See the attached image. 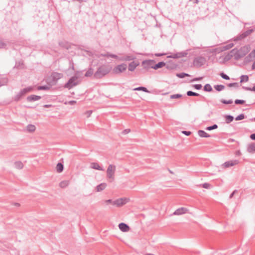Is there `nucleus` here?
<instances>
[{"label":"nucleus","mask_w":255,"mask_h":255,"mask_svg":"<svg viewBox=\"0 0 255 255\" xmlns=\"http://www.w3.org/2000/svg\"><path fill=\"white\" fill-rule=\"evenodd\" d=\"M112 70V67L107 64H103L100 66L94 74L96 79H101L109 74Z\"/></svg>","instance_id":"1"},{"label":"nucleus","mask_w":255,"mask_h":255,"mask_svg":"<svg viewBox=\"0 0 255 255\" xmlns=\"http://www.w3.org/2000/svg\"><path fill=\"white\" fill-rule=\"evenodd\" d=\"M79 77L75 75L71 77L68 81L65 84L64 87L68 89H71L73 87L78 85L80 83V81L78 80Z\"/></svg>","instance_id":"2"},{"label":"nucleus","mask_w":255,"mask_h":255,"mask_svg":"<svg viewBox=\"0 0 255 255\" xmlns=\"http://www.w3.org/2000/svg\"><path fill=\"white\" fill-rule=\"evenodd\" d=\"M32 87H28L21 90L13 98V100L16 102L19 101L26 93L32 91Z\"/></svg>","instance_id":"3"},{"label":"nucleus","mask_w":255,"mask_h":255,"mask_svg":"<svg viewBox=\"0 0 255 255\" xmlns=\"http://www.w3.org/2000/svg\"><path fill=\"white\" fill-rule=\"evenodd\" d=\"M127 65L125 63H122L115 66L112 70V72L114 74H120L126 70Z\"/></svg>","instance_id":"4"},{"label":"nucleus","mask_w":255,"mask_h":255,"mask_svg":"<svg viewBox=\"0 0 255 255\" xmlns=\"http://www.w3.org/2000/svg\"><path fill=\"white\" fill-rule=\"evenodd\" d=\"M115 171L116 166L112 164L109 165L107 170V178L111 179L112 180H114Z\"/></svg>","instance_id":"5"},{"label":"nucleus","mask_w":255,"mask_h":255,"mask_svg":"<svg viewBox=\"0 0 255 255\" xmlns=\"http://www.w3.org/2000/svg\"><path fill=\"white\" fill-rule=\"evenodd\" d=\"M206 60L205 57L198 56L194 59L193 64L195 67H200L205 64Z\"/></svg>","instance_id":"6"},{"label":"nucleus","mask_w":255,"mask_h":255,"mask_svg":"<svg viewBox=\"0 0 255 255\" xmlns=\"http://www.w3.org/2000/svg\"><path fill=\"white\" fill-rule=\"evenodd\" d=\"M254 31V30L251 29H248L240 34H239L238 35H237L236 37H235L234 40L235 41H239L242 40L246 37H247L248 36H249L250 34H251Z\"/></svg>","instance_id":"7"},{"label":"nucleus","mask_w":255,"mask_h":255,"mask_svg":"<svg viewBox=\"0 0 255 255\" xmlns=\"http://www.w3.org/2000/svg\"><path fill=\"white\" fill-rule=\"evenodd\" d=\"M154 63L155 61L153 60H146L142 62V65L144 69L148 70L150 68L153 69Z\"/></svg>","instance_id":"8"},{"label":"nucleus","mask_w":255,"mask_h":255,"mask_svg":"<svg viewBox=\"0 0 255 255\" xmlns=\"http://www.w3.org/2000/svg\"><path fill=\"white\" fill-rule=\"evenodd\" d=\"M128 202L127 198H120L113 202V205H116L117 207H121L126 204Z\"/></svg>","instance_id":"9"},{"label":"nucleus","mask_w":255,"mask_h":255,"mask_svg":"<svg viewBox=\"0 0 255 255\" xmlns=\"http://www.w3.org/2000/svg\"><path fill=\"white\" fill-rule=\"evenodd\" d=\"M239 163L238 160H231L225 162L223 164V166L225 168H229L231 166L236 165Z\"/></svg>","instance_id":"10"},{"label":"nucleus","mask_w":255,"mask_h":255,"mask_svg":"<svg viewBox=\"0 0 255 255\" xmlns=\"http://www.w3.org/2000/svg\"><path fill=\"white\" fill-rule=\"evenodd\" d=\"M135 58V56L131 55H127L121 58H119V61H129L132 60Z\"/></svg>","instance_id":"11"},{"label":"nucleus","mask_w":255,"mask_h":255,"mask_svg":"<svg viewBox=\"0 0 255 255\" xmlns=\"http://www.w3.org/2000/svg\"><path fill=\"white\" fill-rule=\"evenodd\" d=\"M187 209L184 207H181L176 210L173 213V215H181L182 214L187 213Z\"/></svg>","instance_id":"12"},{"label":"nucleus","mask_w":255,"mask_h":255,"mask_svg":"<svg viewBox=\"0 0 255 255\" xmlns=\"http://www.w3.org/2000/svg\"><path fill=\"white\" fill-rule=\"evenodd\" d=\"M119 228L121 231L124 232H128L129 230V226L124 223H120L119 225Z\"/></svg>","instance_id":"13"},{"label":"nucleus","mask_w":255,"mask_h":255,"mask_svg":"<svg viewBox=\"0 0 255 255\" xmlns=\"http://www.w3.org/2000/svg\"><path fill=\"white\" fill-rule=\"evenodd\" d=\"M41 97L39 96H37L35 95H31L28 96L26 98V100L28 102H31L33 101H38L41 99Z\"/></svg>","instance_id":"14"},{"label":"nucleus","mask_w":255,"mask_h":255,"mask_svg":"<svg viewBox=\"0 0 255 255\" xmlns=\"http://www.w3.org/2000/svg\"><path fill=\"white\" fill-rule=\"evenodd\" d=\"M139 63L138 62H136L135 61H132L129 63L128 69L129 71H133L137 66L139 65Z\"/></svg>","instance_id":"15"},{"label":"nucleus","mask_w":255,"mask_h":255,"mask_svg":"<svg viewBox=\"0 0 255 255\" xmlns=\"http://www.w3.org/2000/svg\"><path fill=\"white\" fill-rule=\"evenodd\" d=\"M90 167L91 168L100 170V171H104V169L101 167L98 163L96 162H92L91 163Z\"/></svg>","instance_id":"16"},{"label":"nucleus","mask_w":255,"mask_h":255,"mask_svg":"<svg viewBox=\"0 0 255 255\" xmlns=\"http://www.w3.org/2000/svg\"><path fill=\"white\" fill-rule=\"evenodd\" d=\"M198 135L202 137H211V135L206 132L205 131L203 130H199L198 131Z\"/></svg>","instance_id":"17"},{"label":"nucleus","mask_w":255,"mask_h":255,"mask_svg":"<svg viewBox=\"0 0 255 255\" xmlns=\"http://www.w3.org/2000/svg\"><path fill=\"white\" fill-rule=\"evenodd\" d=\"M106 187H107L106 183H101L100 184L98 185L97 186V187H96L97 191V192L102 191L103 190H104Z\"/></svg>","instance_id":"18"},{"label":"nucleus","mask_w":255,"mask_h":255,"mask_svg":"<svg viewBox=\"0 0 255 255\" xmlns=\"http://www.w3.org/2000/svg\"><path fill=\"white\" fill-rule=\"evenodd\" d=\"M235 51H236V49H232L229 53H228L227 55H226L225 57V59L226 60H229L234 56V53H235Z\"/></svg>","instance_id":"19"},{"label":"nucleus","mask_w":255,"mask_h":255,"mask_svg":"<svg viewBox=\"0 0 255 255\" xmlns=\"http://www.w3.org/2000/svg\"><path fill=\"white\" fill-rule=\"evenodd\" d=\"M62 77V74L61 73L54 72L52 74V77L54 80H58V79L61 78Z\"/></svg>","instance_id":"20"},{"label":"nucleus","mask_w":255,"mask_h":255,"mask_svg":"<svg viewBox=\"0 0 255 255\" xmlns=\"http://www.w3.org/2000/svg\"><path fill=\"white\" fill-rule=\"evenodd\" d=\"M165 65V63L164 62H159L157 64H154L153 69L155 70L162 68Z\"/></svg>","instance_id":"21"},{"label":"nucleus","mask_w":255,"mask_h":255,"mask_svg":"<svg viewBox=\"0 0 255 255\" xmlns=\"http://www.w3.org/2000/svg\"><path fill=\"white\" fill-rule=\"evenodd\" d=\"M58 44L62 48L68 49L69 47V44L68 42L64 40L59 41Z\"/></svg>","instance_id":"22"},{"label":"nucleus","mask_w":255,"mask_h":255,"mask_svg":"<svg viewBox=\"0 0 255 255\" xmlns=\"http://www.w3.org/2000/svg\"><path fill=\"white\" fill-rule=\"evenodd\" d=\"M225 122L227 124H230L234 120V117L231 115H226L225 116Z\"/></svg>","instance_id":"23"},{"label":"nucleus","mask_w":255,"mask_h":255,"mask_svg":"<svg viewBox=\"0 0 255 255\" xmlns=\"http://www.w3.org/2000/svg\"><path fill=\"white\" fill-rule=\"evenodd\" d=\"M64 169V166L62 163H58L56 165V170L58 173H61L63 171Z\"/></svg>","instance_id":"24"},{"label":"nucleus","mask_w":255,"mask_h":255,"mask_svg":"<svg viewBox=\"0 0 255 255\" xmlns=\"http://www.w3.org/2000/svg\"><path fill=\"white\" fill-rule=\"evenodd\" d=\"M248 151L249 152H255V143H253L249 144L248 148Z\"/></svg>","instance_id":"25"},{"label":"nucleus","mask_w":255,"mask_h":255,"mask_svg":"<svg viewBox=\"0 0 255 255\" xmlns=\"http://www.w3.org/2000/svg\"><path fill=\"white\" fill-rule=\"evenodd\" d=\"M15 167L18 169H21L23 167V164L21 161H16L14 162Z\"/></svg>","instance_id":"26"},{"label":"nucleus","mask_w":255,"mask_h":255,"mask_svg":"<svg viewBox=\"0 0 255 255\" xmlns=\"http://www.w3.org/2000/svg\"><path fill=\"white\" fill-rule=\"evenodd\" d=\"M247 58L249 60H252L253 59L255 58V49H254L248 55Z\"/></svg>","instance_id":"27"},{"label":"nucleus","mask_w":255,"mask_h":255,"mask_svg":"<svg viewBox=\"0 0 255 255\" xmlns=\"http://www.w3.org/2000/svg\"><path fill=\"white\" fill-rule=\"evenodd\" d=\"M69 184V182L68 181L64 180V181H61L59 183V186L61 188H65L67 186H68Z\"/></svg>","instance_id":"28"},{"label":"nucleus","mask_w":255,"mask_h":255,"mask_svg":"<svg viewBox=\"0 0 255 255\" xmlns=\"http://www.w3.org/2000/svg\"><path fill=\"white\" fill-rule=\"evenodd\" d=\"M240 83H243L244 82H247L249 81V76L248 75H242L240 77Z\"/></svg>","instance_id":"29"},{"label":"nucleus","mask_w":255,"mask_h":255,"mask_svg":"<svg viewBox=\"0 0 255 255\" xmlns=\"http://www.w3.org/2000/svg\"><path fill=\"white\" fill-rule=\"evenodd\" d=\"M204 90L206 92H211L213 89L209 84H206L204 87Z\"/></svg>","instance_id":"30"},{"label":"nucleus","mask_w":255,"mask_h":255,"mask_svg":"<svg viewBox=\"0 0 255 255\" xmlns=\"http://www.w3.org/2000/svg\"><path fill=\"white\" fill-rule=\"evenodd\" d=\"M26 129L29 132H33L35 130V127L33 125L29 124L27 125Z\"/></svg>","instance_id":"31"},{"label":"nucleus","mask_w":255,"mask_h":255,"mask_svg":"<svg viewBox=\"0 0 255 255\" xmlns=\"http://www.w3.org/2000/svg\"><path fill=\"white\" fill-rule=\"evenodd\" d=\"M233 55V57L235 60H238L241 57V56L239 53V51L237 49H236V51H235V53H234Z\"/></svg>","instance_id":"32"},{"label":"nucleus","mask_w":255,"mask_h":255,"mask_svg":"<svg viewBox=\"0 0 255 255\" xmlns=\"http://www.w3.org/2000/svg\"><path fill=\"white\" fill-rule=\"evenodd\" d=\"M38 90H48L50 89V87L47 85L39 86L37 87Z\"/></svg>","instance_id":"33"},{"label":"nucleus","mask_w":255,"mask_h":255,"mask_svg":"<svg viewBox=\"0 0 255 255\" xmlns=\"http://www.w3.org/2000/svg\"><path fill=\"white\" fill-rule=\"evenodd\" d=\"M93 74V69L92 68H89L88 71L86 72L85 76L86 77H91Z\"/></svg>","instance_id":"34"},{"label":"nucleus","mask_w":255,"mask_h":255,"mask_svg":"<svg viewBox=\"0 0 255 255\" xmlns=\"http://www.w3.org/2000/svg\"><path fill=\"white\" fill-rule=\"evenodd\" d=\"M214 88L218 91H221L225 89L223 85H217L214 86Z\"/></svg>","instance_id":"35"},{"label":"nucleus","mask_w":255,"mask_h":255,"mask_svg":"<svg viewBox=\"0 0 255 255\" xmlns=\"http://www.w3.org/2000/svg\"><path fill=\"white\" fill-rule=\"evenodd\" d=\"M134 91H142L144 92H148V90L146 87H139L133 89Z\"/></svg>","instance_id":"36"},{"label":"nucleus","mask_w":255,"mask_h":255,"mask_svg":"<svg viewBox=\"0 0 255 255\" xmlns=\"http://www.w3.org/2000/svg\"><path fill=\"white\" fill-rule=\"evenodd\" d=\"M177 77L180 78H183L185 77H189L190 75L187 74L184 72L178 73L176 74Z\"/></svg>","instance_id":"37"},{"label":"nucleus","mask_w":255,"mask_h":255,"mask_svg":"<svg viewBox=\"0 0 255 255\" xmlns=\"http://www.w3.org/2000/svg\"><path fill=\"white\" fill-rule=\"evenodd\" d=\"M187 95L188 96H200V95L198 93L194 92L191 91H187Z\"/></svg>","instance_id":"38"},{"label":"nucleus","mask_w":255,"mask_h":255,"mask_svg":"<svg viewBox=\"0 0 255 255\" xmlns=\"http://www.w3.org/2000/svg\"><path fill=\"white\" fill-rule=\"evenodd\" d=\"M218 126L216 124H214L213 126L207 127L205 129L207 130H212L213 129H217L218 128Z\"/></svg>","instance_id":"39"},{"label":"nucleus","mask_w":255,"mask_h":255,"mask_svg":"<svg viewBox=\"0 0 255 255\" xmlns=\"http://www.w3.org/2000/svg\"><path fill=\"white\" fill-rule=\"evenodd\" d=\"M176 53L178 58L185 57L187 55V53L186 52H180Z\"/></svg>","instance_id":"40"},{"label":"nucleus","mask_w":255,"mask_h":255,"mask_svg":"<svg viewBox=\"0 0 255 255\" xmlns=\"http://www.w3.org/2000/svg\"><path fill=\"white\" fill-rule=\"evenodd\" d=\"M243 89L246 91H255V84H254V86L253 87H243Z\"/></svg>","instance_id":"41"},{"label":"nucleus","mask_w":255,"mask_h":255,"mask_svg":"<svg viewBox=\"0 0 255 255\" xmlns=\"http://www.w3.org/2000/svg\"><path fill=\"white\" fill-rule=\"evenodd\" d=\"M7 82V79L6 78H3L0 79V87L5 85Z\"/></svg>","instance_id":"42"},{"label":"nucleus","mask_w":255,"mask_h":255,"mask_svg":"<svg viewBox=\"0 0 255 255\" xmlns=\"http://www.w3.org/2000/svg\"><path fill=\"white\" fill-rule=\"evenodd\" d=\"M221 102L224 104H231L233 103V101L232 100H226L224 99H222L221 100Z\"/></svg>","instance_id":"43"},{"label":"nucleus","mask_w":255,"mask_h":255,"mask_svg":"<svg viewBox=\"0 0 255 255\" xmlns=\"http://www.w3.org/2000/svg\"><path fill=\"white\" fill-rule=\"evenodd\" d=\"M182 97V95L181 94H174V95H172L170 96V98L171 99H178V98H180Z\"/></svg>","instance_id":"44"},{"label":"nucleus","mask_w":255,"mask_h":255,"mask_svg":"<svg viewBox=\"0 0 255 255\" xmlns=\"http://www.w3.org/2000/svg\"><path fill=\"white\" fill-rule=\"evenodd\" d=\"M6 44L3 40L0 39V49L6 48Z\"/></svg>","instance_id":"45"},{"label":"nucleus","mask_w":255,"mask_h":255,"mask_svg":"<svg viewBox=\"0 0 255 255\" xmlns=\"http://www.w3.org/2000/svg\"><path fill=\"white\" fill-rule=\"evenodd\" d=\"M244 118H245V115H244V114H241L239 115V116H238L235 118V120H236V121H240V120H243Z\"/></svg>","instance_id":"46"},{"label":"nucleus","mask_w":255,"mask_h":255,"mask_svg":"<svg viewBox=\"0 0 255 255\" xmlns=\"http://www.w3.org/2000/svg\"><path fill=\"white\" fill-rule=\"evenodd\" d=\"M235 103L237 105L244 104L245 103V101L243 100L237 99L235 101Z\"/></svg>","instance_id":"47"},{"label":"nucleus","mask_w":255,"mask_h":255,"mask_svg":"<svg viewBox=\"0 0 255 255\" xmlns=\"http://www.w3.org/2000/svg\"><path fill=\"white\" fill-rule=\"evenodd\" d=\"M201 186L205 189H209L211 187V184L208 183H204L203 184L201 185Z\"/></svg>","instance_id":"48"},{"label":"nucleus","mask_w":255,"mask_h":255,"mask_svg":"<svg viewBox=\"0 0 255 255\" xmlns=\"http://www.w3.org/2000/svg\"><path fill=\"white\" fill-rule=\"evenodd\" d=\"M220 75L222 78L225 80H229L230 77L226 74H224V73H222L220 74Z\"/></svg>","instance_id":"49"},{"label":"nucleus","mask_w":255,"mask_h":255,"mask_svg":"<svg viewBox=\"0 0 255 255\" xmlns=\"http://www.w3.org/2000/svg\"><path fill=\"white\" fill-rule=\"evenodd\" d=\"M228 86L229 87H238L239 86V85H238V83H230L228 85Z\"/></svg>","instance_id":"50"},{"label":"nucleus","mask_w":255,"mask_h":255,"mask_svg":"<svg viewBox=\"0 0 255 255\" xmlns=\"http://www.w3.org/2000/svg\"><path fill=\"white\" fill-rule=\"evenodd\" d=\"M233 46H234V44L229 43V44L226 45L224 47V48H225V49L227 50V49H229L231 48Z\"/></svg>","instance_id":"51"},{"label":"nucleus","mask_w":255,"mask_h":255,"mask_svg":"<svg viewBox=\"0 0 255 255\" xmlns=\"http://www.w3.org/2000/svg\"><path fill=\"white\" fill-rule=\"evenodd\" d=\"M193 86L197 90H200L202 87L201 84H195Z\"/></svg>","instance_id":"52"},{"label":"nucleus","mask_w":255,"mask_h":255,"mask_svg":"<svg viewBox=\"0 0 255 255\" xmlns=\"http://www.w3.org/2000/svg\"><path fill=\"white\" fill-rule=\"evenodd\" d=\"M182 133L185 134L186 136H189L191 134V132L190 131L187 130H183L182 131Z\"/></svg>","instance_id":"53"},{"label":"nucleus","mask_w":255,"mask_h":255,"mask_svg":"<svg viewBox=\"0 0 255 255\" xmlns=\"http://www.w3.org/2000/svg\"><path fill=\"white\" fill-rule=\"evenodd\" d=\"M167 58H174V59H177L178 58H177V53H174L172 55H168L167 56Z\"/></svg>","instance_id":"54"},{"label":"nucleus","mask_w":255,"mask_h":255,"mask_svg":"<svg viewBox=\"0 0 255 255\" xmlns=\"http://www.w3.org/2000/svg\"><path fill=\"white\" fill-rule=\"evenodd\" d=\"M110 57L115 58L116 59H118L119 60V58H121V57L118 56V55L114 54H110V55H109Z\"/></svg>","instance_id":"55"},{"label":"nucleus","mask_w":255,"mask_h":255,"mask_svg":"<svg viewBox=\"0 0 255 255\" xmlns=\"http://www.w3.org/2000/svg\"><path fill=\"white\" fill-rule=\"evenodd\" d=\"M130 131V129H126L123 131L122 133L124 134H128V133H129Z\"/></svg>","instance_id":"56"},{"label":"nucleus","mask_w":255,"mask_h":255,"mask_svg":"<svg viewBox=\"0 0 255 255\" xmlns=\"http://www.w3.org/2000/svg\"><path fill=\"white\" fill-rule=\"evenodd\" d=\"M166 54V53H155V56H156L157 57H160V56H163V55H165Z\"/></svg>","instance_id":"57"},{"label":"nucleus","mask_w":255,"mask_h":255,"mask_svg":"<svg viewBox=\"0 0 255 255\" xmlns=\"http://www.w3.org/2000/svg\"><path fill=\"white\" fill-rule=\"evenodd\" d=\"M110 54L111 53L107 52L106 54H102L101 55L104 57H110V56H109L110 55Z\"/></svg>","instance_id":"58"},{"label":"nucleus","mask_w":255,"mask_h":255,"mask_svg":"<svg viewBox=\"0 0 255 255\" xmlns=\"http://www.w3.org/2000/svg\"><path fill=\"white\" fill-rule=\"evenodd\" d=\"M236 192H237V190H234V191L232 192V193L230 195V197H229L230 199H231L232 198H233V196L234 195V194H235Z\"/></svg>","instance_id":"59"},{"label":"nucleus","mask_w":255,"mask_h":255,"mask_svg":"<svg viewBox=\"0 0 255 255\" xmlns=\"http://www.w3.org/2000/svg\"><path fill=\"white\" fill-rule=\"evenodd\" d=\"M202 77H198V78H195L194 79H193L192 81H200L201 80H202Z\"/></svg>","instance_id":"60"},{"label":"nucleus","mask_w":255,"mask_h":255,"mask_svg":"<svg viewBox=\"0 0 255 255\" xmlns=\"http://www.w3.org/2000/svg\"><path fill=\"white\" fill-rule=\"evenodd\" d=\"M105 203H106L107 204H109V203H111L113 204V201L111 200V199H108V200H106L105 201Z\"/></svg>","instance_id":"61"},{"label":"nucleus","mask_w":255,"mask_h":255,"mask_svg":"<svg viewBox=\"0 0 255 255\" xmlns=\"http://www.w3.org/2000/svg\"><path fill=\"white\" fill-rule=\"evenodd\" d=\"M189 1L192 2L194 4H198L199 3V0H189Z\"/></svg>","instance_id":"62"},{"label":"nucleus","mask_w":255,"mask_h":255,"mask_svg":"<svg viewBox=\"0 0 255 255\" xmlns=\"http://www.w3.org/2000/svg\"><path fill=\"white\" fill-rule=\"evenodd\" d=\"M250 138L254 140H255V133H253L250 135Z\"/></svg>","instance_id":"63"},{"label":"nucleus","mask_w":255,"mask_h":255,"mask_svg":"<svg viewBox=\"0 0 255 255\" xmlns=\"http://www.w3.org/2000/svg\"><path fill=\"white\" fill-rule=\"evenodd\" d=\"M252 70L255 69V61L252 64Z\"/></svg>","instance_id":"64"}]
</instances>
